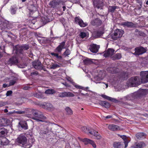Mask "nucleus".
<instances>
[{
    "label": "nucleus",
    "mask_w": 148,
    "mask_h": 148,
    "mask_svg": "<svg viewBox=\"0 0 148 148\" xmlns=\"http://www.w3.org/2000/svg\"><path fill=\"white\" fill-rule=\"evenodd\" d=\"M140 79L137 76L132 77L129 80L130 83L132 87L140 85L141 83L148 82V71H142L140 73Z\"/></svg>",
    "instance_id": "f257e3e1"
},
{
    "label": "nucleus",
    "mask_w": 148,
    "mask_h": 148,
    "mask_svg": "<svg viewBox=\"0 0 148 148\" xmlns=\"http://www.w3.org/2000/svg\"><path fill=\"white\" fill-rule=\"evenodd\" d=\"M124 31L121 29H116L114 32V35L112 36V38L114 40H116L118 38L121 37Z\"/></svg>",
    "instance_id": "f03ea898"
},
{
    "label": "nucleus",
    "mask_w": 148,
    "mask_h": 148,
    "mask_svg": "<svg viewBox=\"0 0 148 148\" xmlns=\"http://www.w3.org/2000/svg\"><path fill=\"white\" fill-rule=\"evenodd\" d=\"M104 76L101 71H100L98 75H96L93 77V81L96 83H99L98 82L103 79Z\"/></svg>",
    "instance_id": "7ed1b4c3"
},
{
    "label": "nucleus",
    "mask_w": 148,
    "mask_h": 148,
    "mask_svg": "<svg viewBox=\"0 0 148 148\" xmlns=\"http://www.w3.org/2000/svg\"><path fill=\"white\" fill-rule=\"evenodd\" d=\"M16 140L18 143L25 146L26 143L27 138L24 135L21 134L18 137Z\"/></svg>",
    "instance_id": "20e7f679"
},
{
    "label": "nucleus",
    "mask_w": 148,
    "mask_h": 148,
    "mask_svg": "<svg viewBox=\"0 0 148 148\" xmlns=\"http://www.w3.org/2000/svg\"><path fill=\"white\" fill-rule=\"evenodd\" d=\"M75 21L81 27H84L88 25V24L86 23H84L79 16L76 17L75 18Z\"/></svg>",
    "instance_id": "39448f33"
},
{
    "label": "nucleus",
    "mask_w": 148,
    "mask_h": 148,
    "mask_svg": "<svg viewBox=\"0 0 148 148\" xmlns=\"http://www.w3.org/2000/svg\"><path fill=\"white\" fill-rule=\"evenodd\" d=\"M18 127L19 128L26 130L28 129V125L27 122L24 120H21L18 123Z\"/></svg>",
    "instance_id": "423d86ee"
},
{
    "label": "nucleus",
    "mask_w": 148,
    "mask_h": 148,
    "mask_svg": "<svg viewBox=\"0 0 148 148\" xmlns=\"http://www.w3.org/2000/svg\"><path fill=\"white\" fill-rule=\"evenodd\" d=\"M135 51L134 54L136 55H139L143 54L146 52L145 49L143 47H136L135 49Z\"/></svg>",
    "instance_id": "0eeeda50"
},
{
    "label": "nucleus",
    "mask_w": 148,
    "mask_h": 148,
    "mask_svg": "<svg viewBox=\"0 0 148 148\" xmlns=\"http://www.w3.org/2000/svg\"><path fill=\"white\" fill-rule=\"evenodd\" d=\"M74 96V94L70 92H60L58 94V96L60 97H73Z\"/></svg>",
    "instance_id": "6e6552de"
},
{
    "label": "nucleus",
    "mask_w": 148,
    "mask_h": 148,
    "mask_svg": "<svg viewBox=\"0 0 148 148\" xmlns=\"http://www.w3.org/2000/svg\"><path fill=\"white\" fill-rule=\"evenodd\" d=\"M93 3L95 7L98 9H102L103 5V2L100 0H93Z\"/></svg>",
    "instance_id": "1a4fd4ad"
},
{
    "label": "nucleus",
    "mask_w": 148,
    "mask_h": 148,
    "mask_svg": "<svg viewBox=\"0 0 148 148\" xmlns=\"http://www.w3.org/2000/svg\"><path fill=\"white\" fill-rule=\"evenodd\" d=\"M32 118L37 121L43 122L44 120L46 119V117L44 116L42 114H39L36 116L35 117H33Z\"/></svg>",
    "instance_id": "9d476101"
},
{
    "label": "nucleus",
    "mask_w": 148,
    "mask_h": 148,
    "mask_svg": "<svg viewBox=\"0 0 148 148\" xmlns=\"http://www.w3.org/2000/svg\"><path fill=\"white\" fill-rule=\"evenodd\" d=\"M65 44V42L64 41H63L60 43V44L55 49V52L60 53L61 52L62 49L65 48L64 46Z\"/></svg>",
    "instance_id": "9b49d317"
},
{
    "label": "nucleus",
    "mask_w": 148,
    "mask_h": 148,
    "mask_svg": "<svg viewBox=\"0 0 148 148\" xmlns=\"http://www.w3.org/2000/svg\"><path fill=\"white\" fill-rule=\"evenodd\" d=\"M108 128L110 130L113 131L121 130V129L120 128L119 126L114 124L109 125L108 126Z\"/></svg>",
    "instance_id": "f8f14e48"
},
{
    "label": "nucleus",
    "mask_w": 148,
    "mask_h": 148,
    "mask_svg": "<svg viewBox=\"0 0 148 148\" xmlns=\"http://www.w3.org/2000/svg\"><path fill=\"white\" fill-rule=\"evenodd\" d=\"M99 48V46L95 44H92L90 46L89 49L92 52L96 53L98 52Z\"/></svg>",
    "instance_id": "ddd939ff"
},
{
    "label": "nucleus",
    "mask_w": 148,
    "mask_h": 148,
    "mask_svg": "<svg viewBox=\"0 0 148 148\" xmlns=\"http://www.w3.org/2000/svg\"><path fill=\"white\" fill-rule=\"evenodd\" d=\"M114 50L113 49L109 48L106 51L104 54L105 57H107L111 56L114 53Z\"/></svg>",
    "instance_id": "4468645a"
},
{
    "label": "nucleus",
    "mask_w": 148,
    "mask_h": 148,
    "mask_svg": "<svg viewBox=\"0 0 148 148\" xmlns=\"http://www.w3.org/2000/svg\"><path fill=\"white\" fill-rule=\"evenodd\" d=\"M89 133L92 135H93L95 137L94 138L96 139L99 140L101 138V136L99 134L93 130H91V131H89Z\"/></svg>",
    "instance_id": "2eb2a0df"
},
{
    "label": "nucleus",
    "mask_w": 148,
    "mask_h": 148,
    "mask_svg": "<svg viewBox=\"0 0 148 148\" xmlns=\"http://www.w3.org/2000/svg\"><path fill=\"white\" fill-rule=\"evenodd\" d=\"M83 141L84 142L85 145L90 144L92 145L94 148H95L96 147V145L95 142L90 139L87 138H85L83 139Z\"/></svg>",
    "instance_id": "dca6fc26"
},
{
    "label": "nucleus",
    "mask_w": 148,
    "mask_h": 148,
    "mask_svg": "<svg viewBox=\"0 0 148 148\" xmlns=\"http://www.w3.org/2000/svg\"><path fill=\"white\" fill-rule=\"evenodd\" d=\"M10 121L4 118H3L0 119V125L2 126H5L10 124Z\"/></svg>",
    "instance_id": "f3484780"
},
{
    "label": "nucleus",
    "mask_w": 148,
    "mask_h": 148,
    "mask_svg": "<svg viewBox=\"0 0 148 148\" xmlns=\"http://www.w3.org/2000/svg\"><path fill=\"white\" fill-rule=\"evenodd\" d=\"M29 47L28 45H25L21 46L19 47V49L16 50V54L18 52L19 53H22V51L23 50H27L29 49Z\"/></svg>",
    "instance_id": "a211bd4d"
},
{
    "label": "nucleus",
    "mask_w": 148,
    "mask_h": 148,
    "mask_svg": "<svg viewBox=\"0 0 148 148\" xmlns=\"http://www.w3.org/2000/svg\"><path fill=\"white\" fill-rule=\"evenodd\" d=\"M32 64L34 68L36 69H40L42 68L41 63L39 60L33 62Z\"/></svg>",
    "instance_id": "6ab92c4d"
},
{
    "label": "nucleus",
    "mask_w": 148,
    "mask_h": 148,
    "mask_svg": "<svg viewBox=\"0 0 148 148\" xmlns=\"http://www.w3.org/2000/svg\"><path fill=\"white\" fill-rule=\"evenodd\" d=\"M124 144L122 142H115L113 145L114 148H125L124 147Z\"/></svg>",
    "instance_id": "aec40b11"
},
{
    "label": "nucleus",
    "mask_w": 148,
    "mask_h": 148,
    "mask_svg": "<svg viewBox=\"0 0 148 148\" xmlns=\"http://www.w3.org/2000/svg\"><path fill=\"white\" fill-rule=\"evenodd\" d=\"M91 23L94 26H99L101 24L102 21L99 18H97L92 20L91 22Z\"/></svg>",
    "instance_id": "412c9836"
},
{
    "label": "nucleus",
    "mask_w": 148,
    "mask_h": 148,
    "mask_svg": "<svg viewBox=\"0 0 148 148\" xmlns=\"http://www.w3.org/2000/svg\"><path fill=\"white\" fill-rule=\"evenodd\" d=\"M9 24L8 22L5 21L4 22H3L0 25V29L2 30H4L7 28L9 29Z\"/></svg>",
    "instance_id": "4be33fe9"
},
{
    "label": "nucleus",
    "mask_w": 148,
    "mask_h": 148,
    "mask_svg": "<svg viewBox=\"0 0 148 148\" xmlns=\"http://www.w3.org/2000/svg\"><path fill=\"white\" fill-rule=\"evenodd\" d=\"M97 60H96L90 59L86 58L84 60V62L85 64L88 65L91 63L95 64V61Z\"/></svg>",
    "instance_id": "5701e85b"
},
{
    "label": "nucleus",
    "mask_w": 148,
    "mask_h": 148,
    "mask_svg": "<svg viewBox=\"0 0 148 148\" xmlns=\"http://www.w3.org/2000/svg\"><path fill=\"white\" fill-rule=\"evenodd\" d=\"M18 7L16 5H13L11 6L10 12L12 14H15L16 13V12L18 9Z\"/></svg>",
    "instance_id": "b1692460"
},
{
    "label": "nucleus",
    "mask_w": 148,
    "mask_h": 148,
    "mask_svg": "<svg viewBox=\"0 0 148 148\" xmlns=\"http://www.w3.org/2000/svg\"><path fill=\"white\" fill-rule=\"evenodd\" d=\"M60 1L59 0L53 1L50 2L49 5L52 8H55L60 3Z\"/></svg>",
    "instance_id": "393cba45"
},
{
    "label": "nucleus",
    "mask_w": 148,
    "mask_h": 148,
    "mask_svg": "<svg viewBox=\"0 0 148 148\" xmlns=\"http://www.w3.org/2000/svg\"><path fill=\"white\" fill-rule=\"evenodd\" d=\"M107 71L111 73H116L118 71V69L115 67H110L107 69Z\"/></svg>",
    "instance_id": "a878e982"
},
{
    "label": "nucleus",
    "mask_w": 148,
    "mask_h": 148,
    "mask_svg": "<svg viewBox=\"0 0 148 148\" xmlns=\"http://www.w3.org/2000/svg\"><path fill=\"white\" fill-rule=\"evenodd\" d=\"M43 108L49 110H52L53 108L52 105L50 103H47L43 105Z\"/></svg>",
    "instance_id": "bb28decb"
},
{
    "label": "nucleus",
    "mask_w": 148,
    "mask_h": 148,
    "mask_svg": "<svg viewBox=\"0 0 148 148\" xmlns=\"http://www.w3.org/2000/svg\"><path fill=\"white\" fill-rule=\"evenodd\" d=\"M35 141V140L33 138H31L28 140V141H26V143L25 145V146H29V147H31L32 144Z\"/></svg>",
    "instance_id": "cd10ccee"
},
{
    "label": "nucleus",
    "mask_w": 148,
    "mask_h": 148,
    "mask_svg": "<svg viewBox=\"0 0 148 148\" xmlns=\"http://www.w3.org/2000/svg\"><path fill=\"white\" fill-rule=\"evenodd\" d=\"M99 104L102 106H103L106 108H109L110 105L108 102L105 101H101L99 103Z\"/></svg>",
    "instance_id": "c85d7f7f"
},
{
    "label": "nucleus",
    "mask_w": 148,
    "mask_h": 148,
    "mask_svg": "<svg viewBox=\"0 0 148 148\" xmlns=\"http://www.w3.org/2000/svg\"><path fill=\"white\" fill-rule=\"evenodd\" d=\"M18 63V60L16 57H12L8 61V64H13Z\"/></svg>",
    "instance_id": "c756f323"
},
{
    "label": "nucleus",
    "mask_w": 148,
    "mask_h": 148,
    "mask_svg": "<svg viewBox=\"0 0 148 148\" xmlns=\"http://www.w3.org/2000/svg\"><path fill=\"white\" fill-rule=\"evenodd\" d=\"M145 134L143 132L138 133L136 134V137L138 139H142L144 138L145 137Z\"/></svg>",
    "instance_id": "7c9ffc66"
},
{
    "label": "nucleus",
    "mask_w": 148,
    "mask_h": 148,
    "mask_svg": "<svg viewBox=\"0 0 148 148\" xmlns=\"http://www.w3.org/2000/svg\"><path fill=\"white\" fill-rule=\"evenodd\" d=\"M145 146V144L143 142H140L136 143L134 148H143Z\"/></svg>",
    "instance_id": "2f4dec72"
},
{
    "label": "nucleus",
    "mask_w": 148,
    "mask_h": 148,
    "mask_svg": "<svg viewBox=\"0 0 148 148\" xmlns=\"http://www.w3.org/2000/svg\"><path fill=\"white\" fill-rule=\"evenodd\" d=\"M120 137L124 140V142L123 143L124 144L125 147L126 148L128 146V144L129 143V141L126 139V136L125 135H121Z\"/></svg>",
    "instance_id": "473e14b6"
},
{
    "label": "nucleus",
    "mask_w": 148,
    "mask_h": 148,
    "mask_svg": "<svg viewBox=\"0 0 148 148\" xmlns=\"http://www.w3.org/2000/svg\"><path fill=\"white\" fill-rule=\"evenodd\" d=\"M7 133V131L6 129L5 128L0 129V137L5 136Z\"/></svg>",
    "instance_id": "72a5a7b5"
},
{
    "label": "nucleus",
    "mask_w": 148,
    "mask_h": 148,
    "mask_svg": "<svg viewBox=\"0 0 148 148\" xmlns=\"http://www.w3.org/2000/svg\"><path fill=\"white\" fill-rule=\"evenodd\" d=\"M122 25L128 27H132L133 26V24L131 22L127 21L122 23Z\"/></svg>",
    "instance_id": "f704fd0d"
},
{
    "label": "nucleus",
    "mask_w": 148,
    "mask_h": 148,
    "mask_svg": "<svg viewBox=\"0 0 148 148\" xmlns=\"http://www.w3.org/2000/svg\"><path fill=\"white\" fill-rule=\"evenodd\" d=\"M1 145H6L9 143V141L8 139L5 138H2L1 140Z\"/></svg>",
    "instance_id": "c9c22d12"
},
{
    "label": "nucleus",
    "mask_w": 148,
    "mask_h": 148,
    "mask_svg": "<svg viewBox=\"0 0 148 148\" xmlns=\"http://www.w3.org/2000/svg\"><path fill=\"white\" fill-rule=\"evenodd\" d=\"M73 85L76 88L78 89H82L83 90H84L85 91H87V89L88 88V87H87L86 88H84L83 87L81 86L78 85H76L75 83L74 82H73Z\"/></svg>",
    "instance_id": "e433bc0d"
},
{
    "label": "nucleus",
    "mask_w": 148,
    "mask_h": 148,
    "mask_svg": "<svg viewBox=\"0 0 148 148\" xmlns=\"http://www.w3.org/2000/svg\"><path fill=\"white\" fill-rule=\"evenodd\" d=\"M65 110L67 115H71L73 114V111L69 107H66L65 108Z\"/></svg>",
    "instance_id": "4c0bfd02"
},
{
    "label": "nucleus",
    "mask_w": 148,
    "mask_h": 148,
    "mask_svg": "<svg viewBox=\"0 0 148 148\" xmlns=\"http://www.w3.org/2000/svg\"><path fill=\"white\" fill-rule=\"evenodd\" d=\"M121 58V54L120 53H117L115 55L112 56V59L113 60H119Z\"/></svg>",
    "instance_id": "58836bf2"
},
{
    "label": "nucleus",
    "mask_w": 148,
    "mask_h": 148,
    "mask_svg": "<svg viewBox=\"0 0 148 148\" xmlns=\"http://www.w3.org/2000/svg\"><path fill=\"white\" fill-rule=\"evenodd\" d=\"M55 91L53 89H47L45 92V93L47 94H52L55 93Z\"/></svg>",
    "instance_id": "ea45409f"
},
{
    "label": "nucleus",
    "mask_w": 148,
    "mask_h": 148,
    "mask_svg": "<svg viewBox=\"0 0 148 148\" xmlns=\"http://www.w3.org/2000/svg\"><path fill=\"white\" fill-rule=\"evenodd\" d=\"M116 6H109L108 7V10L109 12H113L117 8Z\"/></svg>",
    "instance_id": "a19ab883"
},
{
    "label": "nucleus",
    "mask_w": 148,
    "mask_h": 148,
    "mask_svg": "<svg viewBox=\"0 0 148 148\" xmlns=\"http://www.w3.org/2000/svg\"><path fill=\"white\" fill-rule=\"evenodd\" d=\"M34 95L35 97L39 98H42L43 97L42 93L40 92L35 93Z\"/></svg>",
    "instance_id": "79ce46f5"
},
{
    "label": "nucleus",
    "mask_w": 148,
    "mask_h": 148,
    "mask_svg": "<svg viewBox=\"0 0 148 148\" xmlns=\"http://www.w3.org/2000/svg\"><path fill=\"white\" fill-rule=\"evenodd\" d=\"M81 130L83 132L86 133L89 132V131H91V130L89 129L88 127H86L85 126L82 127Z\"/></svg>",
    "instance_id": "37998d69"
},
{
    "label": "nucleus",
    "mask_w": 148,
    "mask_h": 148,
    "mask_svg": "<svg viewBox=\"0 0 148 148\" xmlns=\"http://www.w3.org/2000/svg\"><path fill=\"white\" fill-rule=\"evenodd\" d=\"M50 54L52 56H54L56 57L57 59H62V57L61 56H59L58 54L57 53H51Z\"/></svg>",
    "instance_id": "c03bdc74"
},
{
    "label": "nucleus",
    "mask_w": 148,
    "mask_h": 148,
    "mask_svg": "<svg viewBox=\"0 0 148 148\" xmlns=\"http://www.w3.org/2000/svg\"><path fill=\"white\" fill-rule=\"evenodd\" d=\"M87 35V33L84 32H81L79 34L80 37L82 38H84L86 37Z\"/></svg>",
    "instance_id": "a18cd8bd"
},
{
    "label": "nucleus",
    "mask_w": 148,
    "mask_h": 148,
    "mask_svg": "<svg viewBox=\"0 0 148 148\" xmlns=\"http://www.w3.org/2000/svg\"><path fill=\"white\" fill-rule=\"evenodd\" d=\"M128 75V74L126 72H123L121 73V77L125 79L127 78Z\"/></svg>",
    "instance_id": "49530a36"
},
{
    "label": "nucleus",
    "mask_w": 148,
    "mask_h": 148,
    "mask_svg": "<svg viewBox=\"0 0 148 148\" xmlns=\"http://www.w3.org/2000/svg\"><path fill=\"white\" fill-rule=\"evenodd\" d=\"M59 65L57 64H54L52 63L51 66V68L52 69H54L57 68L59 67Z\"/></svg>",
    "instance_id": "de8ad7c7"
},
{
    "label": "nucleus",
    "mask_w": 148,
    "mask_h": 148,
    "mask_svg": "<svg viewBox=\"0 0 148 148\" xmlns=\"http://www.w3.org/2000/svg\"><path fill=\"white\" fill-rule=\"evenodd\" d=\"M25 112L23 111H15L14 110L13 113H16L18 114H21L24 113Z\"/></svg>",
    "instance_id": "09e8293b"
},
{
    "label": "nucleus",
    "mask_w": 148,
    "mask_h": 148,
    "mask_svg": "<svg viewBox=\"0 0 148 148\" xmlns=\"http://www.w3.org/2000/svg\"><path fill=\"white\" fill-rule=\"evenodd\" d=\"M70 51L68 49H67L66 51L64 53V55L67 56L70 54Z\"/></svg>",
    "instance_id": "8fccbe9b"
},
{
    "label": "nucleus",
    "mask_w": 148,
    "mask_h": 148,
    "mask_svg": "<svg viewBox=\"0 0 148 148\" xmlns=\"http://www.w3.org/2000/svg\"><path fill=\"white\" fill-rule=\"evenodd\" d=\"M16 81L15 79L10 80L9 82V86H12L14 84L16 83Z\"/></svg>",
    "instance_id": "3c124183"
},
{
    "label": "nucleus",
    "mask_w": 148,
    "mask_h": 148,
    "mask_svg": "<svg viewBox=\"0 0 148 148\" xmlns=\"http://www.w3.org/2000/svg\"><path fill=\"white\" fill-rule=\"evenodd\" d=\"M109 101H111L114 102V103H117L118 102V101L116 100V99L110 97V99L109 100Z\"/></svg>",
    "instance_id": "603ef678"
},
{
    "label": "nucleus",
    "mask_w": 148,
    "mask_h": 148,
    "mask_svg": "<svg viewBox=\"0 0 148 148\" xmlns=\"http://www.w3.org/2000/svg\"><path fill=\"white\" fill-rule=\"evenodd\" d=\"M32 112L34 116V117H35L36 116H37L39 113H38L35 110H32Z\"/></svg>",
    "instance_id": "864d4df0"
},
{
    "label": "nucleus",
    "mask_w": 148,
    "mask_h": 148,
    "mask_svg": "<svg viewBox=\"0 0 148 148\" xmlns=\"http://www.w3.org/2000/svg\"><path fill=\"white\" fill-rule=\"evenodd\" d=\"M101 97L104 98H105L108 100L109 101V100L110 99V97H108V96H107L105 95H101Z\"/></svg>",
    "instance_id": "5fc2aeb1"
},
{
    "label": "nucleus",
    "mask_w": 148,
    "mask_h": 148,
    "mask_svg": "<svg viewBox=\"0 0 148 148\" xmlns=\"http://www.w3.org/2000/svg\"><path fill=\"white\" fill-rule=\"evenodd\" d=\"M12 92L11 90H9L6 93V95L7 96H10L12 93Z\"/></svg>",
    "instance_id": "6e6d98bb"
},
{
    "label": "nucleus",
    "mask_w": 148,
    "mask_h": 148,
    "mask_svg": "<svg viewBox=\"0 0 148 148\" xmlns=\"http://www.w3.org/2000/svg\"><path fill=\"white\" fill-rule=\"evenodd\" d=\"M143 93H142V92H141V90H139L136 92H135L134 93L135 95L138 94V95L137 96H139L140 95H142Z\"/></svg>",
    "instance_id": "4d7b16f0"
},
{
    "label": "nucleus",
    "mask_w": 148,
    "mask_h": 148,
    "mask_svg": "<svg viewBox=\"0 0 148 148\" xmlns=\"http://www.w3.org/2000/svg\"><path fill=\"white\" fill-rule=\"evenodd\" d=\"M6 105V103L3 101H0V107Z\"/></svg>",
    "instance_id": "13d9d810"
},
{
    "label": "nucleus",
    "mask_w": 148,
    "mask_h": 148,
    "mask_svg": "<svg viewBox=\"0 0 148 148\" xmlns=\"http://www.w3.org/2000/svg\"><path fill=\"white\" fill-rule=\"evenodd\" d=\"M66 79L69 82L73 83V80L70 77H66Z\"/></svg>",
    "instance_id": "bf43d9fd"
},
{
    "label": "nucleus",
    "mask_w": 148,
    "mask_h": 148,
    "mask_svg": "<svg viewBox=\"0 0 148 148\" xmlns=\"http://www.w3.org/2000/svg\"><path fill=\"white\" fill-rule=\"evenodd\" d=\"M103 34V32L102 31H98L97 32V35L99 36H100L101 35H102Z\"/></svg>",
    "instance_id": "052dcab7"
},
{
    "label": "nucleus",
    "mask_w": 148,
    "mask_h": 148,
    "mask_svg": "<svg viewBox=\"0 0 148 148\" xmlns=\"http://www.w3.org/2000/svg\"><path fill=\"white\" fill-rule=\"evenodd\" d=\"M38 74V72L37 71H35L32 72L31 73V75H37Z\"/></svg>",
    "instance_id": "680f3d73"
},
{
    "label": "nucleus",
    "mask_w": 148,
    "mask_h": 148,
    "mask_svg": "<svg viewBox=\"0 0 148 148\" xmlns=\"http://www.w3.org/2000/svg\"><path fill=\"white\" fill-rule=\"evenodd\" d=\"M62 84L64 85V86H65L66 87H70V86L69 85L67 84L66 83H62Z\"/></svg>",
    "instance_id": "e2e57ef3"
},
{
    "label": "nucleus",
    "mask_w": 148,
    "mask_h": 148,
    "mask_svg": "<svg viewBox=\"0 0 148 148\" xmlns=\"http://www.w3.org/2000/svg\"><path fill=\"white\" fill-rule=\"evenodd\" d=\"M103 84V86H104V84L106 86V88H107L108 86V84H106V83H105L104 82H103L102 83Z\"/></svg>",
    "instance_id": "0e129e2a"
},
{
    "label": "nucleus",
    "mask_w": 148,
    "mask_h": 148,
    "mask_svg": "<svg viewBox=\"0 0 148 148\" xmlns=\"http://www.w3.org/2000/svg\"><path fill=\"white\" fill-rule=\"evenodd\" d=\"M82 90H79V92L80 93H81V94L82 95H86V94H84L82 92Z\"/></svg>",
    "instance_id": "69168bd1"
},
{
    "label": "nucleus",
    "mask_w": 148,
    "mask_h": 148,
    "mask_svg": "<svg viewBox=\"0 0 148 148\" xmlns=\"http://www.w3.org/2000/svg\"><path fill=\"white\" fill-rule=\"evenodd\" d=\"M29 87L27 86H24L23 88L24 90H27L29 89Z\"/></svg>",
    "instance_id": "338daca9"
},
{
    "label": "nucleus",
    "mask_w": 148,
    "mask_h": 148,
    "mask_svg": "<svg viewBox=\"0 0 148 148\" xmlns=\"http://www.w3.org/2000/svg\"><path fill=\"white\" fill-rule=\"evenodd\" d=\"M111 117L112 116L110 115H108L105 117L106 119H109L111 118Z\"/></svg>",
    "instance_id": "774afa93"
}]
</instances>
